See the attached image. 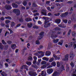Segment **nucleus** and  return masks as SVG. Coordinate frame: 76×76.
I'll return each instance as SVG.
<instances>
[{
  "instance_id": "obj_1",
  "label": "nucleus",
  "mask_w": 76,
  "mask_h": 76,
  "mask_svg": "<svg viewBox=\"0 0 76 76\" xmlns=\"http://www.w3.org/2000/svg\"><path fill=\"white\" fill-rule=\"evenodd\" d=\"M13 12L14 13L16 14L17 16H19L20 15V11L18 9H14L13 10Z\"/></svg>"
},
{
  "instance_id": "obj_2",
  "label": "nucleus",
  "mask_w": 76,
  "mask_h": 76,
  "mask_svg": "<svg viewBox=\"0 0 76 76\" xmlns=\"http://www.w3.org/2000/svg\"><path fill=\"white\" fill-rule=\"evenodd\" d=\"M51 35V38H52V39H54L57 37V36L56 34V32L53 31Z\"/></svg>"
},
{
  "instance_id": "obj_3",
  "label": "nucleus",
  "mask_w": 76,
  "mask_h": 76,
  "mask_svg": "<svg viewBox=\"0 0 76 76\" xmlns=\"http://www.w3.org/2000/svg\"><path fill=\"white\" fill-rule=\"evenodd\" d=\"M68 15H69V12H66L64 13H62L60 16L61 18H64L67 16Z\"/></svg>"
},
{
  "instance_id": "obj_4",
  "label": "nucleus",
  "mask_w": 76,
  "mask_h": 76,
  "mask_svg": "<svg viewBox=\"0 0 76 76\" xmlns=\"http://www.w3.org/2000/svg\"><path fill=\"white\" fill-rule=\"evenodd\" d=\"M5 8L7 10H11V9H12V7H11V6L9 4L6 5L5 6Z\"/></svg>"
},
{
  "instance_id": "obj_5",
  "label": "nucleus",
  "mask_w": 76,
  "mask_h": 76,
  "mask_svg": "<svg viewBox=\"0 0 76 76\" xmlns=\"http://www.w3.org/2000/svg\"><path fill=\"white\" fill-rule=\"evenodd\" d=\"M44 32H41L39 34V35L40 36L38 37V39H41L42 38L43 36H44Z\"/></svg>"
},
{
  "instance_id": "obj_6",
  "label": "nucleus",
  "mask_w": 76,
  "mask_h": 76,
  "mask_svg": "<svg viewBox=\"0 0 76 76\" xmlns=\"http://www.w3.org/2000/svg\"><path fill=\"white\" fill-rule=\"evenodd\" d=\"M29 74L31 76H36L37 75L36 72L32 71L29 72Z\"/></svg>"
},
{
  "instance_id": "obj_7",
  "label": "nucleus",
  "mask_w": 76,
  "mask_h": 76,
  "mask_svg": "<svg viewBox=\"0 0 76 76\" xmlns=\"http://www.w3.org/2000/svg\"><path fill=\"white\" fill-rule=\"evenodd\" d=\"M47 72L48 74H51L53 72V69L52 68H50L47 70Z\"/></svg>"
},
{
  "instance_id": "obj_8",
  "label": "nucleus",
  "mask_w": 76,
  "mask_h": 76,
  "mask_svg": "<svg viewBox=\"0 0 76 76\" xmlns=\"http://www.w3.org/2000/svg\"><path fill=\"white\" fill-rule=\"evenodd\" d=\"M60 73L57 72V71L54 72L52 74V76H58L60 75Z\"/></svg>"
},
{
  "instance_id": "obj_9",
  "label": "nucleus",
  "mask_w": 76,
  "mask_h": 76,
  "mask_svg": "<svg viewBox=\"0 0 76 76\" xmlns=\"http://www.w3.org/2000/svg\"><path fill=\"white\" fill-rule=\"evenodd\" d=\"M64 61H67L69 60V54H67L65 56V58L63 59Z\"/></svg>"
},
{
  "instance_id": "obj_10",
  "label": "nucleus",
  "mask_w": 76,
  "mask_h": 76,
  "mask_svg": "<svg viewBox=\"0 0 76 76\" xmlns=\"http://www.w3.org/2000/svg\"><path fill=\"white\" fill-rule=\"evenodd\" d=\"M51 52L48 50L46 52L45 55L46 56H50L51 55Z\"/></svg>"
},
{
  "instance_id": "obj_11",
  "label": "nucleus",
  "mask_w": 76,
  "mask_h": 76,
  "mask_svg": "<svg viewBox=\"0 0 76 76\" xmlns=\"http://www.w3.org/2000/svg\"><path fill=\"white\" fill-rule=\"evenodd\" d=\"M50 25H51V23H49L45 24L44 26L45 28H47L50 27Z\"/></svg>"
},
{
  "instance_id": "obj_12",
  "label": "nucleus",
  "mask_w": 76,
  "mask_h": 76,
  "mask_svg": "<svg viewBox=\"0 0 76 76\" xmlns=\"http://www.w3.org/2000/svg\"><path fill=\"white\" fill-rule=\"evenodd\" d=\"M53 56L54 58H55V59L56 60H60V57H57V56L54 54H53Z\"/></svg>"
},
{
  "instance_id": "obj_13",
  "label": "nucleus",
  "mask_w": 76,
  "mask_h": 76,
  "mask_svg": "<svg viewBox=\"0 0 76 76\" xmlns=\"http://www.w3.org/2000/svg\"><path fill=\"white\" fill-rule=\"evenodd\" d=\"M59 27L61 28H64L66 27V26H64V24L63 23H62L61 24L58 25Z\"/></svg>"
},
{
  "instance_id": "obj_14",
  "label": "nucleus",
  "mask_w": 76,
  "mask_h": 76,
  "mask_svg": "<svg viewBox=\"0 0 76 76\" xmlns=\"http://www.w3.org/2000/svg\"><path fill=\"white\" fill-rule=\"evenodd\" d=\"M27 26L29 28H31L32 27V23L31 22L27 24Z\"/></svg>"
},
{
  "instance_id": "obj_15",
  "label": "nucleus",
  "mask_w": 76,
  "mask_h": 76,
  "mask_svg": "<svg viewBox=\"0 0 76 76\" xmlns=\"http://www.w3.org/2000/svg\"><path fill=\"white\" fill-rule=\"evenodd\" d=\"M12 7L13 8H17L18 7V4L15 3H13L12 4Z\"/></svg>"
},
{
  "instance_id": "obj_16",
  "label": "nucleus",
  "mask_w": 76,
  "mask_h": 76,
  "mask_svg": "<svg viewBox=\"0 0 76 76\" xmlns=\"http://www.w3.org/2000/svg\"><path fill=\"white\" fill-rule=\"evenodd\" d=\"M75 57V55L73 53H70V58H72V60H73L74 57Z\"/></svg>"
},
{
  "instance_id": "obj_17",
  "label": "nucleus",
  "mask_w": 76,
  "mask_h": 76,
  "mask_svg": "<svg viewBox=\"0 0 76 76\" xmlns=\"http://www.w3.org/2000/svg\"><path fill=\"white\" fill-rule=\"evenodd\" d=\"M61 22V20L60 19L58 18L56 20L55 22L56 23H58V24H59Z\"/></svg>"
},
{
  "instance_id": "obj_18",
  "label": "nucleus",
  "mask_w": 76,
  "mask_h": 76,
  "mask_svg": "<svg viewBox=\"0 0 76 76\" xmlns=\"http://www.w3.org/2000/svg\"><path fill=\"white\" fill-rule=\"evenodd\" d=\"M1 75L2 76H7V74L5 72L3 71L1 73Z\"/></svg>"
},
{
  "instance_id": "obj_19",
  "label": "nucleus",
  "mask_w": 76,
  "mask_h": 76,
  "mask_svg": "<svg viewBox=\"0 0 76 76\" xmlns=\"http://www.w3.org/2000/svg\"><path fill=\"white\" fill-rule=\"evenodd\" d=\"M11 48L12 49H13V50L16 49V45L15 44H14L11 46Z\"/></svg>"
},
{
  "instance_id": "obj_20",
  "label": "nucleus",
  "mask_w": 76,
  "mask_h": 76,
  "mask_svg": "<svg viewBox=\"0 0 76 76\" xmlns=\"http://www.w3.org/2000/svg\"><path fill=\"white\" fill-rule=\"evenodd\" d=\"M25 20L26 22H29V21H32V19L31 18H25Z\"/></svg>"
},
{
  "instance_id": "obj_21",
  "label": "nucleus",
  "mask_w": 76,
  "mask_h": 76,
  "mask_svg": "<svg viewBox=\"0 0 76 76\" xmlns=\"http://www.w3.org/2000/svg\"><path fill=\"white\" fill-rule=\"evenodd\" d=\"M54 29L56 31H61V28L58 27H57L54 28Z\"/></svg>"
},
{
  "instance_id": "obj_22",
  "label": "nucleus",
  "mask_w": 76,
  "mask_h": 76,
  "mask_svg": "<svg viewBox=\"0 0 76 76\" xmlns=\"http://www.w3.org/2000/svg\"><path fill=\"white\" fill-rule=\"evenodd\" d=\"M43 60H45V61H48V60H49V58H46L45 57H44L42 58Z\"/></svg>"
},
{
  "instance_id": "obj_23",
  "label": "nucleus",
  "mask_w": 76,
  "mask_h": 76,
  "mask_svg": "<svg viewBox=\"0 0 76 76\" xmlns=\"http://www.w3.org/2000/svg\"><path fill=\"white\" fill-rule=\"evenodd\" d=\"M3 48H4V46L2 43L1 42H0V49H1V50H3Z\"/></svg>"
},
{
  "instance_id": "obj_24",
  "label": "nucleus",
  "mask_w": 76,
  "mask_h": 76,
  "mask_svg": "<svg viewBox=\"0 0 76 76\" xmlns=\"http://www.w3.org/2000/svg\"><path fill=\"white\" fill-rule=\"evenodd\" d=\"M27 59L28 61H32V57L31 56H29L28 57Z\"/></svg>"
},
{
  "instance_id": "obj_25",
  "label": "nucleus",
  "mask_w": 76,
  "mask_h": 76,
  "mask_svg": "<svg viewBox=\"0 0 76 76\" xmlns=\"http://www.w3.org/2000/svg\"><path fill=\"white\" fill-rule=\"evenodd\" d=\"M51 65L52 66H56V62L53 61L51 63Z\"/></svg>"
},
{
  "instance_id": "obj_26",
  "label": "nucleus",
  "mask_w": 76,
  "mask_h": 76,
  "mask_svg": "<svg viewBox=\"0 0 76 76\" xmlns=\"http://www.w3.org/2000/svg\"><path fill=\"white\" fill-rule=\"evenodd\" d=\"M58 40H59L58 39H57L56 40L54 39L53 40V42L54 43H55L56 44L57 42H58Z\"/></svg>"
},
{
  "instance_id": "obj_27",
  "label": "nucleus",
  "mask_w": 76,
  "mask_h": 76,
  "mask_svg": "<svg viewBox=\"0 0 76 76\" xmlns=\"http://www.w3.org/2000/svg\"><path fill=\"white\" fill-rule=\"evenodd\" d=\"M26 64L28 65V66H31V64H32V63L31 62L29 61H27L26 62Z\"/></svg>"
},
{
  "instance_id": "obj_28",
  "label": "nucleus",
  "mask_w": 76,
  "mask_h": 76,
  "mask_svg": "<svg viewBox=\"0 0 76 76\" xmlns=\"http://www.w3.org/2000/svg\"><path fill=\"white\" fill-rule=\"evenodd\" d=\"M15 25V22L13 21L11 23V27L12 28H13L14 26Z\"/></svg>"
},
{
  "instance_id": "obj_29",
  "label": "nucleus",
  "mask_w": 76,
  "mask_h": 76,
  "mask_svg": "<svg viewBox=\"0 0 76 76\" xmlns=\"http://www.w3.org/2000/svg\"><path fill=\"white\" fill-rule=\"evenodd\" d=\"M23 4L24 6H26V4H27V2L26 1H24L23 2Z\"/></svg>"
},
{
  "instance_id": "obj_30",
  "label": "nucleus",
  "mask_w": 76,
  "mask_h": 76,
  "mask_svg": "<svg viewBox=\"0 0 76 76\" xmlns=\"http://www.w3.org/2000/svg\"><path fill=\"white\" fill-rule=\"evenodd\" d=\"M54 58L53 57L52 58L50 59L49 60V62H50V63H51L53 61H54Z\"/></svg>"
},
{
  "instance_id": "obj_31",
  "label": "nucleus",
  "mask_w": 76,
  "mask_h": 76,
  "mask_svg": "<svg viewBox=\"0 0 76 76\" xmlns=\"http://www.w3.org/2000/svg\"><path fill=\"white\" fill-rule=\"evenodd\" d=\"M75 32H75V31H73V32H72V36H73V37H75V36H76Z\"/></svg>"
},
{
  "instance_id": "obj_32",
  "label": "nucleus",
  "mask_w": 76,
  "mask_h": 76,
  "mask_svg": "<svg viewBox=\"0 0 76 76\" xmlns=\"http://www.w3.org/2000/svg\"><path fill=\"white\" fill-rule=\"evenodd\" d=\"M57 67H60V63L59 62H58L57 63Z\"/></svg>"
},
{
  "instance_id": "obj_33",
  "label": "nucleus",
  "mask_w": 76,
  "mask_h": 76,
  "mask_svg": "<svg viewBox=\"0 0 76 76\" xmlns=\"http://www.w3.org/2000/svg\"><path fill=\"white\" fill-rule=\"evenodd\" d=\"M5 18L6 19H9V20H11V19H12V18L10 16L5 17Z\"/></svg>"
},
{
  "instance_id": "obj_34",
  "label": "nucleus",
  "mask_w": 76,
  "mask_h": 76,
  "mask_svg": "<svg viewBox=\"0 0 76 76\" xmlns=\"http://www.w3.org/2000/svg\"><path fill=\"white\" fill-rule=\"evenodd\" d=\"M51 47H52V43L50 42L49 43L48 47H49V48H51Z\"/></svg>"
},
{
  "instance_id": "obj_35",
  "label": "nucleus",
  "mask_w": 76,
  "mask_h": 76,
  "mask_svg": "<svg viewBox=\"0 0 76 76\" xmlns=\"http://www.w3.org/2000/svg\"><path fill=\"white\" fill-rule=\"evenodd\" d=\"M24 69H26L27 71H28V66H27L26 65H24Z\"/></svg>"
},
{
  "instance_id": "obj_36",
  "label": "nucleus",
  "mask_w": 76,
  "mask_h": 76,
  "mask_svg": "<svg viewBox=\"0 0 76 76\" xmlns=\"http://www.w3.org/2000/svg\"><path fill=\"white\" fill-rule=\"evenodd\" d=\"M33 38V36L32 35H30L28 39L29 40H32Z\"/></svg>"
},
{
  "instance_id": "obj_37",
  "label": "nucleus",
  "mask_w": 76,
  "mask_h": 76,
  "mask_svg": "<svg viewBox=\"0 0 76 76\" xmlns=\"http://www.w3.org/2000/svg\"><path fill=\"white\" fill-rule=\"evenodd\" d=\"M7 43H8V44L9 45H10L12 43V42L11 41L8 40L7 41Z\"/></svg>"
},
{
  "instance_id": "obj_38",
  "label": "nucleus",
  "mask_w": 76,
  "mask_h": 76,
  "mask_svg": "<svg viewBox=\"0 0 76 76\" xmlns=\"http://www.w3.org/2000/svg\"><path fill=\"white\" fill-rule=\"evenodd\" d=\"M71 32H72V30H71V29H69V31L68 32V35H70V34H71Z\"/></svg>"
},
{
  "instance_id": "obj_39",
  "label": "nucleus",
  "mask_w": 76,
  "mask_h": 76,
  "mask_svg": "<svg viewBox=\"0 0 76 76\" xmlns=\"http://www.w3.org/2000/svg\"><path fill=\"white\" fill-rule=\"evenodd\" d=\"M41 13L42 15H44V16H47L46 12H41Z\"/></svg>"
},
{
  "instance_id": "obj_40",
  "label": "nucleus",
  "mask_w": 76,
  "mask_h": 76,
  "mask_svg": "<svg viewBox=\"0 0 76 76\" xmlns=\"http://www.w3.org/2000/svg\"><path fill=\"white\" fill-rule=\"evenodd\" d=\"M2 42L3 45H6V43L4 39L2 40Z\"/></svg>"
},
{
  "instance_id": "obj_41",
  "label": "nucleus",
  "mask_w": 76,
  "mask_h": 76,
  "mask_svg": "<svg viewBox=\"0 0 76 76\" xmlns=\"http://www.w3.org/2000/svg\"><path fill=\"white\" fill-rule=\"evenodd\" d=\"M62 42H58V45H63V41H61Z\"/></svg>"
},
{
  "instance_id": "obj_42",
  "label": "nucleus",
  "mask_w": 76,
  "mask_h": 76,
  "mask_svg": "<svg viewBox=\"0 0 76 76\" xmlns=\"http://www.w3.org/2000/svg\"><path fill=\"white\" fill-rule=\"evenodd\" d=\"M36 44L38 45L40 44V42H39V40H36Z\"/></svg>"
},
{
  "instance_id": "obj_43",
  "label": "nucleus",
  "mask_w": 76,
  "mask_h": 76,
  "mask_svg": "<svg viewBox=\"0 0 76 76\" xmlns=\"http://www.w3.org/2000/svg\"><path fill=\"white\" fill-rule=\"evenodd\" d=\"M32 6L33 7H37V6L35 3H34L32 4Z\"/></svg>"
},
{
  "instance_id": "obj_44",
  "label": "nucleus",
  "mask_w": 76,
  "mask_h": 76,
  "mask_svg": "<svg viewBox=\"0 0 76 76\" xmlns=\"http://www.w3.org/2000/svg\"><path fill=\"white\" fill-rule=\"evenodd\" d=\"M4 48H5V50H7L8 49V48H9V46L8 45L5 46L4 47Z\"/></svg>"
},
{
  "instance_id": "obj_45",
  "label": "nucleus",
  "mask_w": 76,
  "mask_h": 76,
  "mask_svg": "<svg viewBox=\"0 0 76 76\" xmlns=\"http://www.w3.org/2000/svg\"><path fill=\"white\" fill-rule=\"evenodd\" d=\"M33 28H34V29H38L39 27L37 26H34L33 27Z\"/></svg>"
},
{
  "instance_id": "obj_46",
  "label": "nucleus",
  "mask_w": 76,
  "mask_h": 76,
  "mask_svg": "<svg viewBox=\"0 0 76 76\" xmlns=\"http://www.w3.org/2000/svg\"><path fill=\"white\" fill-rule=\"evenodd\" d=\"M32 67H34V68H37V65H33V64H32L31 65Z\"/></svg>"
},
{
  "instance_id": "obj_47",
  "label": "nucleus",
  "mask_w": 76,
  "mask_h": 76,
  "mask_svg": "<svg viewBox=\"0 0 76 76\" xmlns=\"http://www.w3.org/2000/svg\"><path fill=\"white\" fill-rule=\"evenodd\" d=\"M47 63V62L45 61H43L41 62L42 64H45Z\"/></svg>"
},
{
  "instance_id": "obj_48",
  "label": "nucleus",
  "mask_w": 76,
  "mask_h": 76,
  "mask_svg": "<svg viewBox=\"0 0 76 76\" xmlns=\"http://www.w3.org/2000/svg\"><path fill=\"white\" fill-rule=\"evenodd\" d=\"M60 15V13H56L54 14L55 16H59Z\"/></svg>"
},
{
  "instance_id": "obj_49",
  "label": "nucleus",
  "mask_w": 76,
  "mask_h": 76,
  "mask_svg": "<svg viewBox=\"0 0 76 76\" xmlns=\"http://www.w3.org/2000/svg\"><path fill=\"white\" fill-rule=\"evenodd\" d=\"M68 21L67 20H63V21L65 23H67V21Z\"/></svg>"
},
{
  "instance_id": "obj_50",
  "label": "nucleus",
  "mask_w": 76,
  "mask_h": 76,
  "mask_svg": "<svg viewBox=\"0 0 76 76\" xmlns=\"http://www.w3.org/2000/svg\"><path fill=\"white\" fill-rule=\"evenodd\" d=\"M64 66L62 65L61 67V69L62 70V71H63V70H65V69H64Z\"/></svg>"
},
{
  "instance_id": "obj_51",
  "label": "nucleus",
  "mask_w": 76,
  "mask_h": 76,
  "mask_svg": "<svg viewBox=\"0 0 76 76\" xmlns=\"http://www.w3.org/2000/svg\"><path fill=\"white\" fill-rule=\"evenodd\" d=\"M73 30H76V24H75L73 26Z\"/></svg>"
},
{
  "instance_id": "obj_52",
  "label": "nucleus",
  "mask_w": 76,
  "mask_h": 76,
  "mask_svg": "<svg viewBox=\"0 0 76 76\" xmlns=\"http://www.w3.org/2000/svg\"><path fill=\"white\" fill-rule=\"evenodd\" d=\"M48 22H49V21H48V20H45V21L44 24H45H45H47L48 23Z\"/></svg>"
},
{
  "instance_id": "obj_53",
  "label": "nucleus",
  "mask_w": 76,
  "mask_h": 76,
  "mask_svg": "<svg viewBox=\"0 0 76 76\" xmlns=\"http://www.w3.org/2000/svg\"><path fill=\"white\" fill-rule=\"evenodd\" d=\"M8 29L9 31H10V34H12V33H13V31H12V30L11 29H10V28H8Z\"/></svg>"
},
{
  "instance_id": "obj_54",
  "label": "nucleus",
  "mask_w": 76,
  "mask_h": 76,
  "mask_svg": "<svg viewBox=\"0 0 76 76\" xmlns=\"http://www.w3.org/2000/svg\"><path fill=\"white\" fill-rule=\"evenodd\" d=\"M10 21L9 20H7L5 21V23H7V24L8 23H10Z\"/></svg>"
},
{
  "instance_id": "obj_55",
  "label": "nucleus",
  "mask_w": 76,
  "mask_h": 76,
  "mask_svg": "<svg viewBox=\"0 0 76 76\" xmlns=\"http://www.w3.org/2000/svg\"><path fill=\"white\" fill-rule=\"evenodd\" d=\"M70 69V68H69V66H66V71H69Z\"/></svg>"
},
{
  "instance_id": "obj_56",
  "label": "nucleus",
  "mask_w": 76,
  "mask_h": 76,
  "mask_svg": "<svg viewBox=\"0 0 76 76\" xmlns=\"http://www.w3.org/2000/svg\"><path fill=\"white\" fill-rule=\"evenodd\" d=\"M19 21L20 22H23V19L22 18H20L19 19Z\"/></svg>"
},
{
  "instance_id": "obj_57",
  "label": "nucleus",
  "mask_w": 76,
  "mask_h": 76,
  "mask_svg": "<svg viewBox=\"0 0 76 76\" xmlns=\"http://www.w3.org/2000/svg\"><path fill=\"white\" fill-rule=\"evenodd\" d=\"M48 16H52V14L50 12H49L48 14Z\"/></svg>"
},
{
  "instance_id": "obj_58",
  "label": "nucleus",
  "mask_w": 76,
  "mask_h": 76,
  "mask_svg": "<svg viewBox=\"0 0 76 76\" xmlns=\"http://www.w3.org/2000/svg\"><path fill=\"white\" fill-rule=\"evenodd\" d=\"M70 65H71V66L73 67L74 66V64L73 62H71Z\"/></svg>"
},
{
  "instance_id": "obj_59",
  "label": "nucleus",
  "mask_w": 76,
  "mask_h": 76,
  "mask_svg": "<svg viewBox=\"0 0 76 76\" xmlns=\"http://www.w3.org/2000/svg\"><path fill=\"white\" fill-rule=\"evenodd\" d=\"M44 54H45V52H42V53H41V56L42 57H44Z\"/></svg>"
},
{
  "instance_id": "obj_60",
  "label": "nucleus",
  "mask_w": 76,
  "mask_h": 76,
  "mask_svg": "<svg viewBox=\"0 0 76 76\" xmlns=\"http://www.w3.org/2000/svg\"><path fill=\"white\" fill-rule=\"evenodd\" d=\"M33 58H34V60L37 61V57L36 56H34Z\"/></svg>"
},
{
  "instance_id": "obj_61",
  "label": "nucleus",
  "mask_w": 76,
  "mask_h": 76,
  "mask_svg": "<svg viewBox=\"0 0 76 76\" xmlns=\"http://www.w3.org/2000/svg\"><path fill=\"white\" fill-rule=\"evenodd\" d=\"M0 19V20H4V19H5L4 18V17H1Z\"/></svg>"
},
{
  "instance_id": "obj_62",
  "label": "nucleus",
  "mask_w": 76,
  "mask_h": 76,
  "mask_svg": "<svg viewBox=\"0 0 76 76\" xmlns=\"http://www.w3.org/2000/svg\"><path fill=\"white\" fill-rule=\"evenodd\" d=\"M38 23L39 24V25H42V22L40 21H38Z\"/></svg>"
},
{
  "instance_id": "obj_63",
  "label": "nucleus",
  "mask_w": 76,
  "mask_h": 76,
  "mask_svg": "<svg viewBox=\"0 0 76 76\" xmlns=\"http://www.w3.org/2000/svg\"><path fill=\"white\" fill-rule=\"evenodd\" d=\"M74 43L73 42H71L70 45L71 46V47H72V46H73V45H74Z\"/></svg>"
},
{
  "instance_id": "obj_64",
  "label": "nucleus",
  "mask_w": 76,
  "mask_h": 76,
  "mask_svg": "<svg viewBox=\"0 0 76 76\" xmlns=\"http://www.w3.org/2000/svg\"><path fill=\"white\" fill-rule=\"evenodd\" d=\"M73 47H74V49H75L76 48V44H74L73 45Z\"/></svg>"
}]
</instances>
